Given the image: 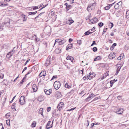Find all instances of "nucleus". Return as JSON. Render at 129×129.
<instances>
[{
    "label": "nucleus",
    "mask_w": 129,
    "mask_h": 129,
    "mask_svg": "<svg viewBox=\"0 0 129 129\" xmlns=\"http://www.w3.org/2000/svg\"><path fill=\"white\" fill-rule=\"evenodd\" d=\"M44 91L45 93L47 95H50L52 93V92L51 89H50L48 90L45 89Z\"/></svg>",
    "instance_id": "obj_12"
},
{
    "label": "nucleus",
    "mask_w": 129,
    "mask_h": 129,
    "mask_svg": "<svg viewBox=\"0 0 129 129\" xmlns=\"http://www.w3.org/2000/svg\"><path fill=\"white\" fill-rule=\"evenodd\" d=\"M4 77V75L2 74H0V79L3 78Z\"/></svg>",
    "instance_id": "obj_51"
},
{
    "label": "nucleus",
    "mask_w": 129,
    "mask_h": 129,
    "mask_svg": "<svg viewBox=\"0 0 129 129\" xmlns=\"http://www.w3.org/2000/svg\"><path fill=\"white\" fill-rule=\"evenodd\" d=\"M128 29H129L127 30L126 31V34L128 36H129V27Z\"/></svg>",
    "instance_id": "obj_64"
},
{
    "label": "nucleus",
    "mask_w": 129,
    "mask_h": 129,
    "mask_svg": "<svg viewBox=\"0 0 129 129\" xmlns=\"http://www.w3.org/2000/svg\"><path fill=\"white\" fill-rule=\"evenodd\" d=\"M62 41H60L59 42H58V41H55L54 45H55V44H56L57 45L62 44H63V42Z\"/></svg>",
    "instance_id": "obj_15"
},
{
    "label": "nucleus",
    "mask_w": 129,
    "mask_h": 129,
    "mask_svg": "<svg viewBox=\"0 0 129 129\" xmlns=\"http://www.w3.org/2000/svg\"><path fill=\"white\" fill-rule=\"evenodd\" d=\"M116 56L115 53L113 52L110 54L108 56V58L110 59H114Z\"/></svg>",
    "instance_id": "obj_6"
},
{
    "label": "nucleus",
    "mask_w": 129,
    "mask_h": 129,
    "mask_svg": "<svg viewBox=\"0 0 129 129\" xmlns=\"http://www.w3.org/2000/svg\"><path fill=\"white\" fill-rule=\"evenodd\" d=\"M44 100L42 96H39L38 98V100L39 102H42Z\"/></svg>",
    "instance_id": "obj_18"
},
{
    "label": "nucleus",
    "mask_w": 129,
    "mask_h": 129,
    "mask_svg": "<svg viewBox=\"0 0 129 129\" xmlns=\"http://www.w3.org/2000/svg\"><path fill=\"white\" fill-rule=\"evenodd\" d=\"M109 26L111 28L113 26V23L110 22L109 24Z\"/></svg>",
    "instance_id": "obj_37"
},
{
    "label": "nucleus",
    "mask_w": 129,
    "mask_h": 129,
    "mask_svg": "<svg viewBox=\"0 0 129 129\" xmlns=\"http://www.w3.org/2000/svg\"><path fill=\"white\" fill-rule=\"evenodd\" d=\"M122 4V2L120 1L114 6V7L116 9H119L121 8Z\"/></svg>",
    "instance_id": "obj_5"
},
{
    "label": "nucleus",
    "mask_w": 129,
    "mask_h": 129,
    "mask_svg": "<svg viewBox=\"0 0 129 129\" xmlns=\"http://www.w3.org/2000/svg\"><path fill=\"white\" fill-rule=\"evenodd\" d=\"M44 13V12H42L40 13L37 16V17H36L35 18V20L37 18H38L40 16H41Z\"/></svg>",
    "instance_id": "obj_40"
},
{
    "label": "nucleus",
    "mask_w": 129,
    "mask_h": 129,
    "mask_svg": "<svg viewBox=\"0 0 129 129\" xmlns=\"http://www.w3.org/2000/svg\"><path fill=\"white\" fill-rule=\"evenodd\" d=\"M95 3H94L92 4H90L87 8V9L88 11H90V9L91 10H93L94 9L95 6Z\"/></svg>",
    "instance_id": "obj_3"
},
{
    "label": "nucleus",
    "mask_w": 129,
    "mask_h": 129,
    "mask_svg": "<svg viewBox=\"0 0 129 129\" xmlns=\"http://www.w3.org/2000/svg\"><path fill=\"white\" fill-rule=\"evenodd\" d=\"M20 104L21 105L24 104L25 102V98L24 96H21L19 99Z\"/></svg>",
    "instance_id": "obj_4"
},
{
    "label": "nucleus",
    "mask_w": 129,
    "mask_h": 129,
    "mask_svg": "<svg viewBox=\"0 0 129 129\" xmlns=\"http://www.w3.org/2000/svg\"><path fill=\"white\" fill-rule=\"evenodd\" d=\"M117 80H115L114 79V80H112L110 82V86L112 87L114 83L115 82L117 81Z\"/></svg>",
    "instance_id": "obj_19"
},
{
    "label": "nucleus",
    "mask_w": 129,
    "mask_h": 129,
    "mask_svg": "<svg viewBox=\"0 0 129 129\" xmlns=\"http://www.w3.org/2000/svg\"><path fill=\"white\" fill-rule=\"evenodd\" d=\"M12 56V54L9 55V53H8L6 55V57L7 58H9L11 57Z\"/></svg>",
    "instance_id": "obj_41"
},
{
    "label": "nucleus",
    "mask_w": 129,
    "mask_h": 129,
    "mask_svg": "<svg viewBox=\"0 0 129 129\" xmlns=\"http://www.w3.org/2000/svg\"><path fill=\"white\" fill-rule=\"evenodd\" d=\"M64 105L63 103L62 102H60L58 104L57 108L59 111H60L61 110L62 108L63 107Z\"/></svg>",
    "instance_id": "obj_8"
},
{
    "label": "nucleus",
    "mask_w": 129,
    "mask_h": 129,
    "mask_svg": "<svg viewBox=\"0 0 129 129\" xmlns=\"http://www.w3.org/2000/svg\"><path fill=\"white\" fill-rule=\"evenodd\" d=\"M51 63L50 60V57L49 56L47 58L46 63H45V66H47L49 65Z\"/></svg>",
    "instance_id": "obj_10"
},
{
    "label": "nucleus",
    "mask_w": 129,
    "mask_h": 129,
    "mask_svg": "<svg viewBox=\"0 0 129 129\" xmlns=\"http://www.w3.org/2000/svg\"><path fill=\"white\" fill-rule=\"evenodd\" d=\"M36 122L35 121H34L33 122V123H32L31 126L32 127H35L36 126Z\"/></svg>",
    "instance_id": "obj_25"
},
{
    "label": "nucleus",
    "mask_w": 129,
    "mask_h": 129,
    "mask_svg": "<svg viewBox=\"0 0 129 129\" xmlns=\"http://www.w3.org/2000/svg\"><path fill=\"white\" fill-rule=\"evenodd\" d=\"M107 28H104V31L103 33H102V34L103 35L104 34L105 32L107 30Z\"/></svg>",
    "instance_id": "obj_53"
},
{
    "label": "nucleus",
    "mask_w": 129,
    "mask_h": 129,
    "mask_svg": "<svg viewBox=\"0 0 129 129\" xmlns=\"http://www.w3.org/2000/svg\"><path fill=\"white\" fill-rule=\"evenodd\" d=\"M74 92V90L73 89L71 90V91L69 92L68 93L69 94H73Z\"/></svg>",
    "instance_id": "obj_55"
},
{
    "label": "nucleus",
    "mask_w": 129,
    "mask_h": 129,
    "mask_svg": "<svg viewBox=\"0 0 129 129\" xmlns=\"http://www.w3.org/2000/svg\"><path fill=\"white\" fill-rule=\"evenodd\" d=\"M11 108L13 110V111H16L15 109V106H11Z\"/></svg>",
    "instance_id": "obj_48"
},
{
    "label": "nucleus",
    "mask_w": 129,
    "mask_h": 129,
    "mask_svg": "<svg viewBox=\"0 0 129 129\" xmlns=\"http://www.w3.org/2000/svg\"><path fill=\"white\" fill-rule=\"evenodd\" d=\"M84 93V91H82L80 93V94L82 95V96H83L85 94H83Z\"/></svg>",
    "instance_id": "obj_49"
},
{
    "label": "nucleus",
    "mask_w": 129,
    "mask_h": 129,
    "mask_svg": "<svg viewBox=\"0 0 129 129\" xmlns=\"http://www.w3.org/2000/svg\"><path fill=\"white\" fill-rule=\"evenodd\" d=\"M51 123V121H49L48 122L47 125H46V127L47 128L46 129H49V128H50L52 127V126H50L49 127H48V126H49L50 124V123Z\"/></svg>",
    "instance_id": "obj_17"
},
{
    "label": "nucleus",
    "mask_w": 129,
    "mask_h": 129,
    "mask_svg": "<svg viewBox=\"0 0 129 129\" xmlns=\"http://www.w3.org/2000/svg\"><path fill=\"white\" fill-rule=\"evenodd\" d=\"M68 20L69 21V22H70V23H69L70 24H71L74 22V21L72 20L71 18H70Z\"/></svg>",
    "instance_id": "obj_35"
},
{
    "label": "nucleus",
    "mask_w": 129,
    "mask_h": 129,
    "mask_svg": "<svg viewBox=\"0 0 129 129\" xmlns=\"http://www.w3.org/2000/svg\"><path fill=\"white\" fill-rule=\"evenodd\" d=\"M88 19L89 20L90 22L92 23H96V21H97L98 20L97 18H95L93 19H91V18H90V17H89Z\"/></svg>",
    "instance_id": "obj_9"
},
{
    "label": "nucleus",
    "mask_w": 129,
    "mask_h": 129,
    "mask_svg": "<svg viewBox=\"0 0 129 129\" xmlns=\"http://www.w3.org/2000/svg\"><path fill=\"white\" fill-rule=\"evenodd\" d=\"M39 6H33L31 7V9H33V10L36 9L40 8H39Z\"/></svg>",
    "instance_id": "obj_32"
},
{
    "label": "nucleus",
    "mask_w": 129,
    "mask_h": 129,
    "mask_svg": "<svg viewBox=\"0 0 129 129\" xmlns=\"http://www.w3.org/2000/svg\"><path fill=\"white\" fill-rule=\"evenodd\" d=\"M5 116L6 117L8 118L10 116V115L9 113H7L6 114Z\"/></svg>",
    "instance_id": "obj_60"
},
{
    "label": "nucleus",
    "mask_w": 129,
    "mask_h": 129,
    "mask_svg": "<svg viewBox=\"0 0 129 129\" xmlns=\"http://www.w3.org/2000/svg\"><path fill=\"white\" fill-rule=\"evenodd\" d=\"M66 59L68 60H71L72 62H73L74 59V58L70 56H68Z\"/></svg>",
    "instance_id": "obj_22"
},
{
    "label": "nucleus",
    "mask_w": 129,
    "mask_h": 129,
    "mask_svg": "<svg viewBox=\"0 0 129 129\" xmlns=\"http://www.w3.org/2000/svg\"><path fill=\"white\" fill-rule=\"evenodd\" d=\"M116 66L117 67V69L120 70L121 67V65L120 64H118Z\"/></svg>",
    "instance_id": "obj_30"
},
{
    "label": "nucleus",
    "mask_w": 129,
    "mask_h": 129,
    "mask_svg": "<svg viewBox=\"0 0 129 129\" xmlns=\"http://www.w3.org/2000/svg\"><path fill=\"white\" fill-rule=\"evenodd\" d=\"M55 51L57 54H58L61 52V49L59 48H56L55 49Z\"/></svg>",
    "instance_id": "obj_21"
},
{
    "label": "nucleus",
    "mask_w": 129,
    "mask_h": 129,
    "mask_svg": "<svg viewBox=\"0 0 129 129\" xmlns=\"http://www.w3.org/2000/svg\"><path fill=\"white\" fill-rule=\"evenodd\" d=\"M98 43V42H97V43H96L95 41H93L91 45V46H92L94 45V44H97Z\"/></svg>",
    "instance_id": "obj_56"
},
{
    "label": "nucleus",
    "mask_w": 129,
    "mask_h": 129,
    "mask_svg": "<svg viewBox=\"0 0 129 129\" xmlns=\"http://www.w3.org/2000/svg\"><path fill=\"white\" fill-rule=\"evenodd\" d=\"M33 39L31 40H39V38L37 37V35H35L33 36Z\"/></svg>",
    "instance_id": "obj_23"
},
{
    "label": "nucleus",
    "mask_w": 129,
    "mask_h": 129,
    "mask_svg": "<svg viewBox=\"0 0 129 129\" xmlns=\"http://www.w3.org/2000/svg\"><path fill=\"white\" fill-rule=\"evenodd\" d=\"M37 11H36V12H29L28 13V14H29V15H34L35 14H36L37 13Z\"/></svg>",
    "instance_id": "obj_33"
},
{
    "label": "nucleus",
    "mask_w": 129,
    "mask_h": 129,
    "mask_svg": "<svg viewBox=\"0 0 129 129\" xmlns=\"http://www.w3.org/2000/svg\"><path fill=\"white\" fill-rule=\"evenodd\" d=\"M57 98H59L61 96V93L60 92H57Z\"/></svg>",
    "instance_id": "obj_27"
},
{
    "label": "nucleus",
    "mask_w": 129,
    "mask_h": 129,
    "mask_svg": "<svg viewBox=\"0 0 129 129\" xmlns=\"http://www.w3.org/2000/svg\"><path fill=\"white\" fill-rule=\"evenodd\" d=\"M109 74L108 73L106 72L105 74L102 75V77L101 78V79L102 80L105 78L107 76H108Z\"/></svg>",
    "instance_id": "obj_20"
},
{
    "label": "nucleus",
    "mask_w": 129,
    "mask_h": 129,
    "mask_svg": "<svg viewBox=\"0 0 129 129\" xmlns=\"http://www.w3.org/2000/svg\"><path fill=\"white\" fill-rule=\"evenodd\" d=\"M96 95H94L93 93H91L89 94L88 97L85 100L86 102H88L93 98Z\"/></svg>",
    "instance_id": "obj_2"
},
{
    "label": "nucleus",
    "mask_w": 129,
    "mask_h": 129,
    "mask_svg": "<svg viewBox=\"0 0 129 129\" xmlns=\"http://www.w3.org/2000/svg\"><path fill=\"white\" fill-rule=\"evenodd\" d=\"M22 17H23V21H26L27 20V17H25V15H23Z\"/></svg>",
    "instance_id": "obj_29"
},
{
    "label": "nucleus",
    "mask_w": 129,
    "mask_h": 129,
    "mask_svg": "<svg viewBox=\"0 0 129 129\" xmlns=\"http://www.w3.org/2000/svg\"><path fill=\"white\" fill-rule=\"evenodd\" d=\"M96 57L97 60H99L102 59L101 57V56H98Z\"/></svg>",
    "instance_id": "obj_46"
},
{
    "label": "nucleus",
    "mask_w": 129,
    "mask_h": 129,
    "mask_svg": "<svg viewBox=\"0 0 129 129\" xmlns=\"http://www.w3.org/2000/svg\"><path fill=\"white\" fill-rule=\"evenodd\" d=\"M51 108L50 107H48L47 108V112H49L50 111Z\"/></svg>",
    "instance_id": "obj_58"
},
{
    "label": "nucleus",
    "mask_w": 129,
    "mask_h": 129,
    "mask_svg": "<svg viewBox=\"0 0 129 129\" xmlns=\"http://www.w3.org/2000/svg\"><path fill=\"white\" fill-rule=\"evenodd\" d=\"M101 98V97L100 96H99L98 97H97L95 98L92 101H96L97 100L100 99Z\"/></svg>",
    "instance_id": "obj_44"
},
{
    "label": "nucleus",
    "mask_w": 129,
    "mask_h": 129,
    "mask_svg": "<svg viewBox=\"0 0 129 129\" xmlns=\"http://www.w3.org/2000/svg\"><path fill=\"white\" fill-rule=\"evenodd\" d=\"M39 113L41 115L43 116V109L42 108H40L39 111Z\"/></svg>",
    "instance_id": "obj_31"
},
{
    "label": "nucleus",
    "mask_w": 129,
    "mask_h": 129,
    "mask_svg": "<svg viewBox=\"0 0 129 129\" xmlns=\"http://www.w3.org/2000/svg\"><path fill=\"white\" fill-rule=\"evenodd\" d=\"M87 75L86 76V75L85 76H84L83 78V80L84 81H85L87 79V78H88V77H87Z\"/></svg>",
    "instance_id": "obj_57"
},
{
    "label": "nucleus",
    "mask_w": 129,
    "mask_h": 129,
    "mask_svg": "<svg viewBox=\"0 0 129 129\" xmlns=\"http://www.w3.org/2000/svg\"><path fill=\"white\" fill-rule=\"evenodd\" d=\"M46 72L45 71H42L39 74V78L41 77L42 76H46Z\"/></svg>",
    "instance_id": "obj_11"
},
{
    "label": "nucleus",
    "mask_w": 129,
    "mask_h": 129,
    "mask_svg": "<svg viewBox=\"0 0 129 129\" xmlns=\"http://www.w3.org/2000/svg\"><path fill=\"white\" fill-rule=\"evenodd\" d=\"M92 33V32L90 31V29L88 31L85 32L84 33V34L85 35L87 36L89 35L90 34H91Z\"/></svg>",
    "instance_id": "obj_26"
},
{
    "label": "nucleus",
    "mask_w": 129,
    "mask_h": 129,
    "mask_svg": "<svg viewBox=\"0 0 129 129\" xmlns=\"http://www.w3.org/2000/svg\"><path fill=\"white\" fill-rule=\"evenodd\" d=\"M71 6L70 5H68L67 7H66V9L67 11H68L70 8Z\"/></svg>",
    "instance_id": "obj_39"
},
{
    "label": "nucleus",
    "mask_w": 129,
    "mask_h": 129,
    "mask_svg": "<svg viewBox=\"0 0 129 129\" xmlns=\"http://www.w3.org/2000/svg\"><path fill=\"white\" fill-rule=\"evenodd\" d=\"M76 108V107H75L74 108H71L70 109L68 110H67V111H73V110H74Z\"/></svg>",
    "instance_id": "obj_54"
},
{
    "label": "nucleus",
    "mask_w": 129,
    "mask_h": 129,
    "mask_svg": "<svg viewBox=\"0 0 129 129\" xmlns=\"http://www.w3.org/2000/svg\"><path fill=\"white\" fill-rule=\"evenodd\" d=\"M88 79L89 80L91 79L93 77V75H87Z\"/></svg>",
    "instance_id": "obj_28"
},
{
    "label": "nucleus",
    "mask_w": 129,
    "mask_h": 129,
    "mask_svg": "<svg viewBox=\"0 0 129 129\" xmlns=\"http://www.w3.org/2000/svg\"><path fill=\"white\" fill-rule=\"evenodd\" d=\"M34 92H36L38 89L37 87L36 84H33L32 86Z\"/></svg>",
    "instance_id": "obj_13"
},
{
    "label": "nucleus",
    "mask_w": 129,
    "mask_h": 129,
    "mask_svg": "<svg viewBox=\"0 0 129 129\" xmlns=\"http://www.w3.org/2000/svg\"><path fill=\"white\" fill-rule=\"evenodd\" d=\"M98 25L99 26L102 27L103 25L104 24L103 23L101 22L99 23Z\"/></svg>",
    "instance_id": "obj_43"
},
{
    "label": "nucleus",
    "mask_w": 129,
    "mask_h": 129,
    "mask_svg": "<svg viewBox=\"0 0 129 129\" xmlns=\"http://www.w3.org/2000/svg\"><path fill=\"white\" fill-rule=\"evenodd\" d=\"M92 50L94 52H95L97 50V48L96 47H95L93 48Z\"/></svg>",
    "instance_id": "obj_47"
},
{
    "label": "nucleus",
    "mask_w": 129,
    "mask_h": 129,
    "mask_svg": "<svg viewBox=\"0 0 129 129\" xmlns=\"http://www.w3.org/2000/svg\"><path fill=\"white\" fill-rule=\"evenodd\" d=\"M18 101H15L14 103L12 105V106H15L17 104H18Z\"/></svg>",
    "instance_id": "obj_38"
},
{
    "label": "nucleus",
    "mask_w": 129,
    "mask_h": 129,
    "mask_svg": "<svg viewBox=\"0 0 129 129\" xmlns=\"http://www.w3.org/2000/svg\"><path fill=\"white\" fill-rule=\"evenodd\" d=\"M53 86L55 89L56 90H57L60 87V83L58 81H56L54 82Z\"/></svg>",
    "instance_id": "obj_1"
},
{
    "label": "nucleus",
    "mask_w": 129,
    "mask_h": 129,
    "mask_svg": "<svg viewBox=\"0 0 129 129\" xmlns=\"http://www.w3.org/2000/svg\"><path fill=\"white\" fill-rule=\"evenodd\" d=\"M70 81H68V82L65 83L64 86L66 88H70L72 87V84Z\"/></svg>",
    "instance_id": "obj_7"
},
{
    "label": "nucleus",
    "mask_w": 129,
    "mask_h": 129,
    "mask_svg": "<svg viewBox=\"0 0 129 129\" xmlns=\"http://www.w3.org/2000/svg\"><path fill=\"white\" fill-rule=\"evenodd\" d=\"M0 129H4L2 124L1 123H0Z\"/></svg>",
    "instance_id": "obj_50"
},
{
    "label": "nucleus",
    "mask_w": 129,
    "mask_h": 129,
    "mask_svg": "<svg viewBox=\"0 0 129 129\" xmlns=\"http://www.w3.org/2000/svg\"><path fill=\"white\" fill-rule=\"evenodd\" d=\"M122 96H120V95L118 96L117 97V98L118 100H120L122 99Z\"/></svg>",
    "instance_id": "obj_62"
},
{
    "label": "nucleus",
    "mask_w": 129,
    "mask_h": 129,
    "mask_svg": "<svg viewBox=\"0 0 129 129\" xmlns=\"http://www.w3.org/2000/svg\"><path fill=\"white\" fill-rule=\"evenodd\" d=\"M33 70L32 69H30L28 72V73L25 75V76L26 77L27 75H28L31 73L32 72Z\"/></svg>",
    "instance_id": "obj_42"
},
{
    "label": "nucleus",
    "mask_w": 129,
    "mask_h": 129,
    "mask_svg": "<svg viewBox=\"0 0 129 129\" xmlns=\"http://www.w3.org/2000/svg\"><path fill=\"white\" fill-rule=\"evenodd\" d=\"M10 120L9 119H8L6 120V123L7 125L9 126L10 125Z\"/></svg>",
    "instance_id": "obj_36"
},
{
    "label": "nucleus",
    "mask_w": 129,
    "mask_h": 129,
    "mask_svg": "<svg viewBox=\"0 0 129 129\" xmlns=\"http://www.w3.org/2000/svg\"><path fill=\"white\" fill-rule=\"evenodd\" d=\"M50 29H51V28H50V27H45V29L44 31L46 32V33H49Z\"/></svg>",
    "instance_id": "obj_16"
},
{
    "label": "nucleus",
    "mask_w": 129,
    "mask_h": 129,
    "mask_svg": "<svg viewBox=\"0 0 129 129\" xmlns=\"http://www.w3.org/2000/svg\"><path fill=\"white\" fill-rule=\"evenodd\" d=\"M124 111L123 109L122 108H119L117 111V113L122 114V113H123Z\"/></svg>",
    "instance_id": "obj_14"
},
{
    "label": "nucleus",
    "mask_w": 129,
    "mask_h": 129,
    "mask_svg": "<svg viewBox=\"0 0 129 129\" xmlns=\"http://www.w3.org/2000/svg\"><path fill=\"white\" fill-rule=\"evenodd\" d=\"M72 47V44H69L66 48V50H68L69 49L71 48Z\"/></svg>",
    "instance_id": "obj_24"
},
{
    "label": "nucleus",
    "mask_w": 129,
    "mask_h": 129,
    "mask_svg": "<svg viewBox=\"0 0 129 129\" xmlns=\"http://www.w3.org/2000/svg\"><path fill=\"white\" fill-rule=\"evenodd\" d=\"M114 47L112 45L111 46L110 48V49L111 50H112L114 49Z\"/></svg>",
    "instance_id": "obj_61"
},
{
    "label": "nucleus",
    "mask_w": 129,
    "mask_h": 129,
    "mask_svg": "<svg viewBox=\"0 0 129 129\" xmlns=\"http://www.w3.org/2000/svg\"><path fill=\"white\" fill-rule=\"evenodd\" d=\"M81 41H77V43L80 45L81 44Z\"/></svg>",
    "instance_id": "obj_63"
},
{
    "label": "nucleus",
    "mask_w": 129,
    "mask_h": 129,
    "mask_svg": "<svg viewBox=\"0 0 129 129\" xmlns=\"http://www.w3.org/2000/svg\"><path fill=\"white\" fill-rule=\"evenodd\" d=\"M110 8V7L108 5V6H106L105 8V10H108Z\"/></svg>",
    "instance_id": "obj_45"
},
{
    "label": "nucleus",
    "mask_w": 129,
    "mask_h": 129,
    "mask_svg": "<svg viewBox=\"0 0 129 129\" xmlns=\"http://www.w3.org/2000/svg\"><path fill=\"white\" fill-rule=\"evenodd\" d=\"M126 17L127 19H129V11H127L126 12Z\"/></svg>",
    "instance_id": "obj_34"
},
{
    "label": "nucleus",
    "mask_w": 129,
    "mask_h": 129,
    "mask_svg": "<svg viewBox=\"0 0 129 129\" xmlns=\"http://www.w3.org/2000/svg\"><path fill=\"white\" fill-rule=\"evenodd\" d=\"M57 78V76H53L52 78L51 79V80H52L54 79H56Z\"/></svg>",
    "instance_id": "obj_52"
},
{
    "label": "nucleus",
    "mask_w": 129,
    "mask_h": 129,
    "mask_svg": "<svg viewBox=\"0 0 129 129\" xmlns=\"http://www.w3.org/2000/svg\"><path fill=\"white\" fill-rule=\"evenodd\" d=\"M25 79V77H24L21 81V82H20V83L22 84L23 82H24V80Z\"/></svg>",
    "instance_id": "obj_59"
}]
</instances>
